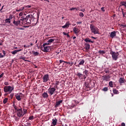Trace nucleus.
Wrapping results in <instances>:
<instances>
[{
	"instance_id": "4468645a",
	"label": "nucleus",
	"mask_w": 126,
	"mask_h": 126,
	"mask_svg": "<svg viewBox=\"0 0 126 126\" xmlns=\"http://www.w3.org/2000/svg\"><path fill=\"white\" fill-rule=\"evenodd\" d=\"M70 25H71L70 23H69V21H67V22H66L65 25H64L63 26H62V28H63V29H66V28H69Z\"/></svg>"
},
{
	"instance_id": "7ed1b4c3",
	"label": "nucleus",
	"mask_w": 126,
	"mask_h": 126,
	"mask_svg": "<svg viewBox=\"0 0 126 126\" xmlns=\"http://www.w3.org/2000/svg\"><path fill=\"white\" fill-rule=\"evenodd\" d=\"M14 88L10 85H8L7 86H4L3 88L4 92L7 93L8 94H11L13 91Z\"/></svg>"
},
{
	"instance_id": "20e7f679",
	"label": "nucleus",
	"mask_w": 126,
	"mask_h": 126,
	"mask_svg": "<svg viewBox=\"0 0 126 126\" xmlns=\"http://www.w3.org/2000/svg\"><path fill=\"white\" fill-rule=\"evenodd\" d=\"M110 54L112 56V58L113 60L114 61H117L119 58V56L120 54L118 52H113V51H110Z\"/></svg>"
},
{
	"instance_id": "3c124183",
	"label": "nucleus",
	"mask_w": 126,
	"mask_h": 126,
	"mask_svg": "<svg viewBox=\"0 0 126 126\" xmlns=\"http://www.w3.org/2000/svg\"><path fill=\"white\" fill-rule=\"evenodd\" d=\"M101 9L102 11L105 12L104 7H102Z\"/></svg>"
},
{
	"instance_id": "864d4df0",
	"label": "nucleus",
	"mask_w": 126,
	"mask_h": 126,
	"mask_svg": "<svg viewBox=\"0 0 126 126\" xmlns=\"http://www.w3.org/2000/svg\"><path fill=\"white\" fill-rule=\"evenodd\" d=\"M2 53L3 54V55H2V56H3V57H5V54H6L5 51H2Z\"/></svg>"
},
{
	"instance_id": "37998d69",
	"label": "nucleus",
	"mask_w": 126,
	"mask_h": 126,
	"mask_svg": "<svg viewBox=\"0 0 126 126\" xmlns=\"http://www.w3.org/2000/svg\"><path fill=\"white\" fill-rule=\"evenodd\" d=\"M122 14L123 15V17H125V15H126V13H125L123 11V9H122Z\"/></svg>"
},
{
	"instance_id": "1a4fd4ad",
	"label": "nucleus",
	"mask_w": 126,
	"mask_h": 126,
	"mask_svg": "<svg viewBox=\"0 0 126 126\" xmlns=\"http://www.w3.org/2000/svg\"><path fill=\"white\" fill-rule=\"evenodd\" d=\"M78 64H76V63H75V65L76 66H78V67H80V66H84V63H85V60L82 59V60H80L79 62H78Z\"/></svg>"
},
{
	"instance_id": "39448f33",
	"label": "nucleus",
	"mask_w": 126,
	"mask_h": 126,
	"mask_svg": "<svg viewBox=\"0 0 126 126\" xmlns=\"http://www.w3.org/2000/svg\"><path fill=\"white\" fill-rule=\"evenodd\" d=\"M47 42H45V43H44L43 45V47L42 48V51H43V52H44L45 53L50 52L52 49V47H50V46H47Z\"/></svg>"
},
{
	"instance_id": "2eb2a0df",
	"label": "nucleus",
	"mask_w": 126,
	"mask_h": 126,
	"mask_svg": "<svg viewBox=\"0 0 126 126\" xmlns=\"http://www.w3.org/2000/svg\"><path fill=\"white\" fill-rule=\"evenodd\" d=\"M73 32L77 35L80 32V30L79 29H77L76 27H74V28L73 29Z\"/></svg>"
},
{
	"instance_id": "4be33fe9",
	"label": "nucleus",
	"mask_w": 126,
	"mask_h": 126,
	"mask_svg": "<svg viewBox=\"0 0 126 126\" xmlns=\"http://www.w3.org/2000/svg\"><path fill=\"white\" fill-rule=\"evenodd\" d=\"M15 96L16 99H17V100L18 101L21 100V99H22L20 95V94H17Z\"/></svg>"
},
{
	"instance_id": "9d476101",
	"label": "nucleus",
	"mask_w": 126,
	"mask_h": 126,
	"mask_svg": "<svg viewBox=\"0 0 126 126\" xmlns=\"http://www.w3.org/2000/svg\"><path fill=\"white\" fill-rule=\"evenodd\" d=\"M44 83H46L49 80V75L48 74L44 75L42 78Z\"/></svg>"
},
{
	"instance_id": "9b49d317",
	"label": "nucleus",
	"mask_w": 126,
	"mask_h": 126,
	"mask_svg": "<svg viewBox=\"0 0 126 126\" xmlns=\"http://www.w3.org/2000/svg\"><path fill=\"white\" fill-rule=\"evenodd\" d=\"M85 85L86 86V87L87 89V91H90L91 90V83L90 82H85Z\"/></svg>"
},
{
	"instance_id": "423d86ee",
	"label": "nucleus",
	"mask_w": 126,
	"mask_h": 126,
	"mask_svg": "<svg viewBox=\"0 0 126 126\" xmlns=\"http://www.w3.org/2000/svg\"><path fill=\"white\" fill-rule=\"evenodd\" d=\"M17 116L19 118H21V117H23V111H22V108H18L17 107V111H16Z\"/></svg>"
},
{
	"instance_id": "c9c22d12",
	"label": "nucleus",
	"mask_w": 126,
	"mask_h": 126,
	"mask_svg": "<svg viewBox=\"0 0 126 126\" xmlns=\"http://www.w3.org/2000/svg\"><path fill=\"white\" fill-rule=\"evenodd\" d=\"M33 54L34 55V56H38L39 52H32Z\"/></svg>"
},
{
	"instance_id": "f704fd0d",
	"label": "nucleus",
	"mask_w": 126,
	"mask_h": 126,
	"mask_svg": "<svg viewBox=\"0 0 126 126\" xmlns=\"http://www.w3.org/2000/svg\"><path fill=\"white\" fill-rule=\"evenodd\" d=\"M55 39H49V40H48V42L50 43H51V42H54Z\"/></svg>"
},
{
	"instance_id": "338daca9",
	"label": "nucleus",
	"mask_w": 126,
	"mask_h": 126,
	"mask_svg": "<svg viewBox=\"0 0 126 126\" xmlns=\"http://www.w3.org/2000/svg\"><path fill=\"white\" fill-rule=\"evenodd\" d=\"M3 7H4V6H2V8L0 9V11H1V10H2Z\"/></svg>"
},
{
	"instance_id": "ddd939ff",
	"label": "nucleus",
	"mask_w": 126,
	"mask_h": 126,
	"mask_svg": "<svg viewBox=\"0 0 126 126\" xmlns=\"http://www.w3.org/2000/svg\"><path fill=\"white\" fill-rule=\"evenodd\" d=\"M116 35H117V33L116 31L111 32L110 35V37H111L112 38H114V37H115V36H116Z\"/></svg>"
},
{
	"instance_id": "2f4dec72",
	"label": "nucleus",
	"mask_w": 126,
	"mask_h": 126,
	"mask_svg": "<svg viewBox=\"0 0 126 126\" xmlns=\"http://www.w3.org/2000/svg\"><path fill=\"white\" fill-rule=\"evenodd\" d=\"M13 106L14 107V108L15 109L16 113H17V110L18 106L15 105V103H13Z\"/></svg>"
},
{
	"instance_id": "774afa93",
	"label": "nucleus",
	"mask_w": 126,
	"mask_h": 126,
	"mask_svg": "<svg viewBox=\"0 0 126 126\" xmlns=\"http://www.w3.org/2000/svg\"><path fill=\"white\" fill-rule=\"evenodd\" d=\"M24 47H25L26 48H28V47L27 46H26V45H24Z\"/></svg>"
},
{
	"instance_id": "72a5a7b5",
	"label": "nucleus",
	"mask_w": 126,
	"mask_h": 126,
	"mask_svg": "<svg viewBox=\"0 0 126 126\" xmlns=\"http://www.w3.org/2000/svg\"><path fill=\"white\" fill-rule=\"evenodd\" d=\"M109 86H110V87H111V88L113 87V81H110L109 82Z\"/></svg>"
},
{
	"instance_id": "f8f14e48",
	"label": "nucleus",
	"mask_w": 126,
	"mask_h": 126,
	"mask_svg": "<svg viewBox=\"0 0 126 126\" xmlns=\"http://www.w3.org/2000/svg\"><path fill=\"white\" fill-rule=\"evenodd\" d=\"M103 78V80H106V81H108L109 80H110V76H109V75H103L102 76Z\"/></svg>"
},
{
	"instance_id": "58836bf2",
	"label": "nucleus",
	"mask_w": 126,
	"mask_h": 126,
	"mask_svg": "<svg viewBox=\"0 0 126 126\" xmlns=\"http://www.w3.org/2000/svg\"><path fill=\"white\" fill-rule=\"evenodd\" d=\"M79 16H80V17H82V18H83V17L84 16V14L83 13L80 12V13H79Z\"/></svg>"
},
{
	"instance_id": "a19ab883",
	"label": "nucleus",
	"mask_w": 126,
	"mask_h": 126,
	"mask_svg": "<svg viewBox=\"0 0 126 126\" xmlns=\"http://www.w3.org/2000/svg\"><path fill=\"white\" fill-rule=\"evenodd\" d=\"M63 63V65H64V61H63V60H60V64L62 63Z\"/></svg>"
},
{
	"instance_id": "052dcab7",
	"label": "nucleus",
	"mask_w": 126,
	"mask_h": 126,
	"mask_svg": "<svg viewBox=\"0 0 126 126\" xmlns=\"http://www.w3.org/2000/svg\"><path fill=\"white\" fill-rule=\"evenodd\" d=\"M74 9H75V8H70V10H74Z\"/></svg>"
},
{
	"instance_id": "603ef678",
	"label": "nucleus",
	"mask_w": 126,
	"mask_h": 126,
	"mask_svg": "<svg viewBox=\"0 0 126 126\" xmlns=\"http://www.w3.org/2000/svg\"><path fill=\"white\" fill-rule=\"evenodd\" d=\"M33 118H34L33 116H30V117H29V119H30V120H32V119H33Z\"/></svg>"
},
{
	"instance_id": "6e6552de",
	"label": "nucleus",
	"mask_w": 126,
	"mask_h": 126,
	"mask_svg": "<svg viewBox=\"0 0 126 126\" xmlns=\"http://www.w3.org/2000/svg\"><path fill=\"white\" fill-rule=\"evenodd\" d=\"M76 75L77 76L78 78L80 80H83V79H86V76L85 75H83L81 72H77L76 74Z\"/></svg>"
},
{
	"instance_id": "bb28decb",
	"label": "nucleus",
	"mask_w": 126,
	"mask_h": 126,
	"mask_svg": "<svg viewBox=\"0 0 126 126\" xmlns=\"http://www.w3.org/2000/svg\"><path fill=\"white\" fill-rule=\"evenodd\" d=\"M113 92L114 94H119V91H117V90H115V89L113 90Z\"/></svg>"
},
{
	"instance_id": "4c0bfd02",
	"label": "nucleus",
	"mask_w": 126,
	"mask_h": 126,
	"mask_svg": "<svg viewBox=\"0 0 126 126\" xmlns=\"http://www.w3.org/2000/svg\"><path fill=\"white\" fill-rule=\"evenodd\" d=\"M12 19H13V15H12V14H10V15L9 16V21H11V20Z\"/></svg>"
},
{
	"instance_id": "a878e982",
	"label": "nucleus",
	"mask_w": 126,
	"mask_h": 126,
	"mask_svg": "<svg viewBox=\"0 0 126 126\" xmlns=\"http://www.w3.org/2000/svg\"><path fill=\"white\" fill-rule=\"evenodd\" d=\"M126 1H123L122 2H121V3H120V4H121V5H120V6H125V5H126Z\"/></svg>"
},
{
	"instance_id": "cd10ccee",
	"label": "nucleus",
	"mask_w": 126,
	"mask_h": 126,
	"mask_svg": "<svg viewBox=\"0 0 126 126\" xmlns=\"http://www.w3.org/2000/svg\"><path fill=\"white\" fill-rule=\"evenodd\" d=\"M26 59V57H20V59H22V60L25 61V62H30L29 61H27V60H25Z\"/></svg>"
},
{
	"instance_id": "c03bdc74",
	"label": "nucleus",
	"mask_w": 126,
	"mask_h": 126,
	"mask_svg": "<svg viewBox=\"0 0 126 126\" xmlns=\"http://www.w3.org/2000/svg\"><path fill=\"white\" fill-rule=\"evenodd\" d=\"M14 94L12 93L10 95V98H11V99H13V97L14 96Z\"/></svg>"
},
{
	"instance_id": "13d9d810",
	"label": "nucleus",
	"mask_w": 126,
	"mask_h": 126,
	"mask_svg": "<svg viewBox=\"0 0 126 126\" xmlns=\"http://www.w3.org/2000/svg\"><path fill=\"white\" fill-rule=\"evenodd\" d=\"M92 38H93L94 39H96L97 37H95L94 36H91Z\"/></svg>"
},
{
	"instance_id": "ea45409f",
	"label": "nucleus",
	"mask_w": 126,
	"mask_h": 126,
	"mask_svg": "<svg viewBox=\"0 0 126 126\" xmlns=\"http://www.w3.org/2000/svg\"><path fill=\"white\" fill-rule=\"evenodd\" d=\"M4 84L5 85V86H8L9 85V83L7 82H5L4 83Z\"/></svg>"
},
{
	"instance_id": "b1692460",
	"label": "nucleus",
	"mask_w": 126,
	"mask_h": 126,
	"mask_svg": "<svg viewBox=\"0 0 126 126\" xmlns=\"http://www.w3.org/2000/svg\"><path fill=\"white\" fill-rule=\"evenodd\" d=\"M119 81V83L123 84V83H125V80L123 79V78H120Z\"/></svg>"
},
{
	"instance_id": "c756f323",
	"label": "nucleus",
	"mask_w": 126,
	"mask_h": 126,
	"mask_svg": "<svg viewBox=\"0 0 126 126\" xmlns=\"http://www.w3.org/2000/svg\"><path fill=\"white\" fill-rule=\"evenodd\" d=\"M25 7H22V8H20L19 9H16V11L17 12H19V11H22L24 9Z\"/></svg>"
},
{
	"instance_id": "f03ea898",
	"label": "nucleus",
	"mask_w": 126,
	"mask_h": 126,
	"mask_svg": "<svg viewBox=\"0 0 126 126\" xmlns=\"http://www.w3.org/2000/svg\"><path fill=\"white\" fill-rule=\"evenodd\" d=\"M91 32L92 33L99 34V29L97 27H95L94 24L90 25Z\"/></svg>"
},
{
	"instance_id": "412c9836",
	"label": "nucleus",
	"mask_w": 126,
	"mask_h": 126,
	"mask_svg": "<svg viewBox=\"0 0 126 126\" xmlns=\"http://www.w3.org/2000/svg\"><path fill=\"white\" fill-rule=\"evenodd\" d=\"M85 49L86 50H89L91 47L90 44H89V43H88V42H86V43H85Z\"/></svg>"
},
{
	"instance_id": "a211bd4d",
	"label": "nucleus",
	"mask_w": 126,
	"mask_h": 126,
	"mask_svg": "<svg viewBox=\"0 0 126 126\" xmlns=\"http://www.w3.org/2000/svg\"><path fill=\"white\" fill-rule=\"evenodd\" d=\"M57 122L58 120L55 118V119H52V125H53L54 126H56V125H57Z\"/></svg>"
},
{
	"instance_id": "e2e57ef3",
	"label": "nucleus",
	"mask_w": 126,
	"mask_h": 126,
	"mask_svg": "<svg viewBox=\"0 0 126 126\" xmlns=\"http://www.w3.org/2000/svg\"><path fill=\"white\" fill-rule=\"evenodd\" d=\"M63 35H66L67 33L66 32H63Z\"/></svg>"
},
{
	"instance_id": "393cba45",
	"label": "nucleus",
	"mask_w": 126,
	"mask_h": 126,
	"mask_svg": "<svg viewBox=\"0 0 126 126\" xmlns=\"http://www.w3.org/2000/svg\"><path fill=\"white\" fill-rule=\"evenodd\" d=\"M98 53L101 55H103L105 54L106 52H105V51L100 50L99 51H98Z\"/></svg>"
},
{
	"instance_id": "de8ad7c7",
	"label": "nucleus",
	"mask_w": 126,
	"mask_h": 126,
	"mask_svg": "<svg viewBox=\"0 0 126 126\" xmlns=\"http://www.w3.org/2000/svg\"><path fill=\"white\" fill-rule=\"evenodd\" d=\"M4 75V73L2 72L1 75H0V79L3 77V75Z\"/></svg>"
},
{
	"instance_id": "5701e85b",
	"label": "nucleus",
	"mask_w": 126,
	"mask_h": 126,
	"mask_svg": "<svg viewBox=\"0 0 126 126\" xmlns=\"http://www.w3.org/2000/svg\"><path fill=\"white\" fill-rule=\"evenodd\" d=\"M13 24H14L16 26H18L19 24H20V21H15V20L13 22Z\"/></svg>"
},
{
	"instance_id": "0e129e2a",
	"label": "nucleus",
	"mask_w": 126,
	"mask_h": 126,
	"mask_svg": "<svg viewBox=\"0 0 126 126\" xmlns=\"http://www.w3.org/2000/svg\"><path fill=\"white\" fill-rule=\"evenodd\" d=\"M66 36L67 37H70V36L68 33H66Z\"/></svg>"
},
{
	"instance_id": "f3484780",
	"label": "nucleus",
	"mask_w": 126,
	"mask_h": 126,
	"mask_svg": "<svg viewBox=\"0 0 126 126\" xmlns=\"http://www.w3.org/2000/svg\"><path fill=\"white\" fill-rule=\"evenodd\" d=\"M23 49H17V50H14V51H13V52H11V53L13 55H15L16 53H19V52H21L22 51Z\"/></svg>"
},
{
	"instance_id": "6ab92c4d",
	"label": "nucleus",
	"mask_w": 126,
	"mask_h": 126,
	"mask_svg": "<svg viewBox=\"0 0 126 126\" xmlns=\"http://www.w3.org/2000/svg\"><path fill=\"white\" fill-rule=\"evenodd\" d=\"M63 103V100H59L56 102V103L55 104V108H57L60 104Z\"/></svg>"
},
{
	"instance_id": "f257e3e1",
	"label": "nucleus",
	"mask_w": 126,
	"mask_h": 126,
	"mask_svg": "<svg viewBox=\"0 0 126 126\" xmlns=\"http://www.w3.org/2000/svg\"><path fill=\"white\" fill-rule=\"evenodd\" d=\"M21 20L22 21L23 24H27L30 25V24H36V22L35 23V18L32 14H29L26 16L25 19H22Z\"/></svg>"
},
{
	"instance_id": "dca6fc26",
	"label": "nucleus",
	"mask_w": 126,
	"mask_h": 126,
	"mask_svg": "<svg viewBox=\"0 0 126 126\" xmlns=\"http://www.w3.org/2000/svg\"><path fill=\"white\" fill-rule=\"evenodd\" d=\"M85 42H91L92 43H94V41H93L91 40V39L89 38V37H86V38H85L84 39Z\"/></svg>"
},
{
	"instance_id": "5fc2aeb1",
	"label": "nucleus",
	"mask_w": 126,
	"mask_h": 126,
	"mask_svg": "<svg viewBox=\"0 0 126 126\" xmlns=\"http://www.w3.org/2000/svg\"><path fill=\"white\" fill-rule=\"evenodd\" d=\"M0 58H4V56H3V55H2V53H0Z\"/></svg>"
},
{
	"instance_id": "4d7b16f0",
	"label": "nucleus",
	"mask_w": 126,
	"mask_h": 126,
	"mask_svg": "<svg viewBox=\"0 0 126 126\" xmlns=\"http://www.w3.org/2000/svg\"><path fill=\"white\" fill-rule=\"evenodd\" d=\"M121 126H126V124H125V123H122L121 124Z\"/></svg>"
},
{
	"instance_id": "aec40b11",
	"label": "nucleus",
	"mask_w": 126,
	"mask_h": 126,
	"mask_svg": "<svg viewBox=\"0 0 126 126\" xmlns=\"http://www.w3.org/2000/svg\"><path fill=\"white\" fill-rule=\"evenodd\" d=\"M42 97H43V98L45 99H47V98L49 97V95L48 94V93H47V92H44V93L42 94Z\"/></svg>"
},
{
	"instance_id": "bf43d9fd",
	"label": "nucleus",
	"mask_w": 126,
	"mask_h": 126,
	"mask_svg": "<svg viewBox=\"0 0 126 126\" xmlns=\"http://www.w3.org/2000/svg\"><path fill=\"white\" fill-rule=\"evenodd\" d=\"M77 24H82V21H79V22H77Z\"/></svg>"
},
{
	"instance_id": "0eeeda50",
	"label": "nucleus",
	"mask_w": 126,
	"mask_h": 126,
	"mask_svg": "<svg viewBox=\"0 0 126 126\" xmlns=\"http://www.w3.org/2000/svg\"><path fill=\"white\" fill-rule=\"evenodd\" d=\"M56 89L55 87H50L48 90V93L50 96L53 95L56 92Z\"/></svg>"
},
{
	"instance_id": "c85d7f7f",
	"label": "nucleus",
	"mask_w": 126,
	"mask_h": 126,
	"mask_svg": "<svg viewBox=\"0 0 126 126\" xmlns=\"http://www.w3.org/2000/svg\"><path fill=\"white\" fill-rule=\"evenodd\" d=\"M5 23L6 24H10L11 21H9V18H8V19H5Z\"/></svg>"
},
{
	"instance_id": "473e14b6",
	"label": "nucleus",
	"mask_w": 126,
	"mask_h": 126,
	"mask_svg": "<svg viewBox=\"0 0 126 126\" xmlns=\"http://www.w3.org/2000/svg\"><path fill=\"white\" fill-rule=\"evenodd\" d=\"M28 110H27V109H23V117L24 116V115H25V114H27Z\"/></svg>"
},
{
	"instance_id": "a18cd8bd",
	"label": "nucleus",
	"mask_w": 126,
	"mask_h": 126,
	"mask_svg": "<svg viewBox=\"0 0 126 126\" xmlns=\"http://www.w3.org/2000/svg\"><path fill=\"white\" fill-rule=\"evenodd\" d=\"M104 72H105V73H109V70L108 69H105Z\"/></svg>"
},
{
	"instance_id": "79ce46f5",
	"label": "nucleus",
	"mask_w": 126,
	"mask_h": 126,
	"mask_svg": "<svg viewBox=\"0 0 126 126\" xmlns=\"http://www.w3.org/2000/svg\"><path fill=\"white\" fill-rule=\"evenodd\" d=\"M102 91H108V88L107 87L103 88Z\"/></svg>"
},
{
	"instance_id": "6e6d98bb",
	"label": "nucleus",
	"mask_w": 126,
	"mask_h": 126,
	"mask_svg": "<svg viewBox=\"0 0 126 126\" xmlns=\"http://www.w3.org/2000/svg\"><path fill=\"white\" fill-rule=\"evenodd\" d=\"M19 16H22L23 15V13L21 12V13H19Z\"/></svg>"
},
{
	"instance_id": "680f3d73",
	"label": "nucleus",
	"mask_w": 126,
	"mask_h": 126,
	"mask_svg": "<svg viewBox=\"0 0 126 126\" xmlns=\"http://www.w3.org/2000/svg\"><path fill=\"white\" fill-rule=\"evenodd\" d=\"M121 26L122 27H126V25H125V24H121Z\"/></svg>"
},
{
	"instance_id": "e433bc0d",
	"label": "nucleus",
	"mask_w": 126,
	"mask_h": 126,
	"mask_svg": "<svg viewBox=\"0 0 126 126\" xmlns=\"http://www.w3.org/2000/svg\"><path fill=\"white\" fill-rule=\"evenodd\" d=\"M88 72H89V71H88V70H84V71H83V73H85V74L86 75H88Z\"/></svg>"
},
{
	"instance_id": "8fccbe9b",
	"label": "nucleus",
	"mask_w": 126,
	"mask_h": 126,
	"mask_svg": "<svg viewBox=\"0 0 126 126\" xmlns=\"http://www.w3.org/2000/svg\"><path fill=\"white\" fill-rule=\"evenodd\" d=\"M59 83H60V82H58L56 83V86H55V88H57L58 87V85H59Z\"/></svg>"
},
{
	"instance_id": "49530a36",
	"label": "nucleus",
	"mask_w": 126,
	"mask_h": 126,
	"mask_svg": "<svg viewBox=\"0 0 126 126\" xmlns=\"http://www.w3.org/2000/svg\"><path fill=\"white\" fill-rule=\"evenodd\" d=\"M32 46H33V44H32V43H31L30 45H28L27 46V48H29V47H32Z\"/></svg>"
},
{
	"instance_id": "09e8293b",
	"label": "nucleus",
	"mask_w": 126,
	"mask_h": 126,
	"mask_svg": "<svg viewBox=\"0 0 126 126\" xmlns=\"http://www.w3.org/2000/svg\"><path fill=\"white\" fill-rule=\"evenodd\" d=\"M15 121H19V119H18V117H15Z\"/></svg>"
},
{
	"instance_id": "69168bd1",
	"label": "nucleus",
	"mask_w": 126,
	"mask_h": 126,
	"mask_svg": "<svg viewBox=\"0 0 126 126\" xmlns=\"http://www.w3.org/2000/svg\"><path fill=\"white\" fill-rule=\"evenodd\" d=\"M5 93V94H4L5 96L8 95V93Z\"/></svg>"
},
{
	"instance_id": "7c9ffc66",
	"label": "nucleus",
	"mask_w": 126,
	"mask_h": 126,
	"mask_svg": "<svg viewBox=\"0 0 126 126\" xmlns=\"http://www.w3.org/2000/svg\"><path fill=\"white\" fill-rule=\"evenodd\" d=\"M8 99V98H4L3 101V104H6V103H7Z\"/></svg>"
}]
</instances>
